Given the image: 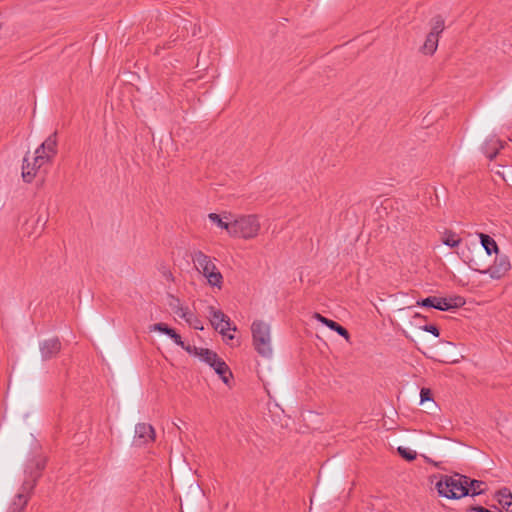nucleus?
Segmentation results:
<instances>
[{
  "label": "nucleus",
  "instance_id": "13",
  "mask_svg": "<svg viewBox=\"0 0 512 512\" xmlns=\"http://www.w3.org/2000/svg\"><path fill=\"white\" fill-rule=\"evenodd\" d=\"M45 468V460L38 458L32 460L27 468L25 469V478L24 479H31L35 478L36 482L41 476V471Z\"/></svg>",
  "mask_w": 512,
  "mask_h": 512
},
{
  "label": "nucleus",
  "instance_id": "36",
  "mask_svg": "<svg viewBox=\"0 0 512 512\" xmlns=\"http://www.w3.org/2000/svg\"><path fill=\"white\" fill-rule=\"evenodd\" d=\"M228 338H229V339H233V338H234V336H233V335H228Z\"/></svg>",
  "mask_w": 512,
  "mask_h": 512
},
{
  "label": "nucleus",
  "instance_id": "29",
  "mask_svg": "<svg viewBox=\"0 0 512 512\" xmlns=\"http://www.w3.org/2000/svg\"><path fill=\"white\" fill-rule=\"evenodd\" d=\"M169 337L174 341L175 344L180 346L181 348L185 349L188 352H191L190 346H185L184 342L182 341L181 336L174 330V333H171Z\"/></svg>",
  "mask_w": 512,
  "mask_h": 512
},
{
  "label": "nucleus",
  "instance_id": "16",
  "mask_svg": "<svg viewBox=\"0 0 512 512\" xmlns=\"http://www.w3.org/2000/svg\"><path fill=\"white\" fill-rule=\"evenodd\" d=\"M195 355H197L203 362L207 363L210 367H214L217 362L221 360L218 355L207 348L194 347Z\"/></svg>",
  "mask_w": 512,
  "mask_h": 512
},
{
  "label": "nucleus",
  "instance_id": "21",
  "mask_svg": "<svg viewBox=\"0 0 512 512\" xmlns=\"http://www.w3.org/2000/svg\"><path fill=\"white\" fill-rule=\"evenodd\" d=\"M467 488L469 495L476 496L485 493L486 483L480 480L470 479L467 477Z\"/></svg>",
  "mask_w": 512,
  "mask_h": 512
},
{
  "label": "nucleus",
  "instance_id": "5",
  "mask_svg": "<svg viewBox=\"0 0 512 512\" xmlns=\"http://www.w3.org/2000/svg\"><path fill=\"white\" fill-rule=\"evenodd\" d=\"M464 262L472 270L483 274H489L493 279H500L511 268L510 259L507 255L504 254H497L494 264L488 268H484L474 257H468L464 255Z\"/></svg>",
  "mask_w": 512,
  "mask_h": 512
},
{
  "label": "nucleus",
  "instance_id": "17",
  "mask_svg": "<svg viewBox=\"0 0 512 512\" xmlns=\"http://www.w3.org/2000/svg\"><path fill=\"white\" fill-rule=\"evenodd\" d=\"M195 355H197L203 362L207 363L210 367H214L217 362L221 360L218 355L207 348L194 347Z\"/></svg>",
  "mask_w": 512,
  "mask_h": 512
},
{
  "label": "nucleus",
  "instance_id": "27",
  "mask_svg": "<svg viewBox=\"0 0 512 512\" xmlns=\"http://www.w3.org/2000/svg\"><path fill=\"white\" fill-rule=\"evenodd\" d=\"M397 451L404 459H406L408 461H412V460L416 459V456H417L416 451H414L410 448L400 446V447H398Z\"/></svg>",
  "mask_w": 512,
  "mask_h": 512
},
{
  "label": "nucleus",
  "instance_id": "34",
  "mask_svg": "<svg viewBox=\"0 0 512 512\" xmlns=\"http://www.w3.org/2000/svg\"><path fill=\"white\" fill-rule=\"evenodd\" d=\"M171 307H172V310L173 312L178 315L180 313V309L181 308H184L185 306H183L179 299H175V304H171Z\"/></svg>",
  "mask_w": 512,
  "mask_h": 512
},
{
  "label": "nucleus",
  "instance_id": "22",
  "mask_svg": "<svg viewBox=\"0 0 512 512\" xmlns=\"http://www.w3.org/2000/svg\"><path fill=\"white\" fill-rule=\"evenodd\" d=\"M441 241L444 245L453 248L461 243V237L451 230H445L442 234Z\"/></svg>",
  "mask_w": 512,
  "mask_h": 512
},
{
  "label": "nucleus",
  "instance_id": "25",
  "mask_svg": "<svg viewBox=\"0 0 512 512\" xmlns=\"http://www.w3.org/2000/svg\"><path fill=\"white\" fill-rule=\"evenodd\" d=\"M498 502L507 512H512V494L508 489L499 492Z\"/></svg>",
  "mask_w": 512,
  "mask_h": 512
},
{
  "label": "nucleus",
  "instance_id": "7",
  "mask_svg": "<svg viewBox=\"0 0 512 512\" xmlns=\"http://www.w3.org/2000/svg\"><path fill=\"white\" fill-rule=\"evenodd\" d=\"M57 154L56 133L51 134L35 151L36 166H43L50 162Z\"/></svg>",
  "mask_w": 512,
  "mask_h": 512
},
{
  "label": "nucleus",
  "instance_id": "32",
  "mask_svg": "<svg viewBox=\"0 0 512 512\" xmlns=\"http://www.w3.org/2000/svg\"><path fill=\"white\" fill-rule=\"evenodd\" d=\"M421 402L431 400V392L429 389L422 388L420 391Z\"/></svg>",
  "mask_w": 512,
  "mask_h": 512
},
{
  "label": "nucleus",
  "instance_id": "33",
  "mask_svg": "<svg viewBox=\"0 0 512 512\" xmlns=\"http://www.w3.org/2000/svg\"><path fill=\"white\" fill-rule=\"evenodd\" d=\"M424 331L433 334L435 337L439 336V329L435 325H426L424 326Z\"/></svg>",
  "mask_w": 512,
  "mask_h": 512
},
{
  "label": "nucleus",
  "instance_id": "14",
  "mask_svg": "<svg viewBox=\"0 0 512 512\" xmlns=\"http://www.w3.org/2000/svg\"><path fill=\"white\" fill-rule=\"evenodd\" d=\"M42 166H36L35 158L33 157V162L31 163L27 157L23 160L22 165V178L25 182L31 183L35 178L38 170Z\"/></svg>",
  "mask_w": 512,
  "mask_h": 512
},
{
  "label": "nucleus",
  "instance_id": "8",
  "mask_svg": "<svg viewBox=\"0 0 512 512\" xmlns=\"http://www.w3.org/2000/svg\"><path fill=\"white\" fill-rule=\"evenodd\" d=\"M463 304L462 298H443L430 296L420 301H417L418 306L435 308L440 311H448L453 308H457Z\"/></svg>",
  "mask_w": 512,
  "mask_h": 512
},
{
  "label": "nucleus",
  "instance_id": "3",
  "mask_svg": "<svg viewBox=\"0 0 512 512\" xmlns=\"http://www.w3.org/2000/svg\"><path fill=\"white\" fill-rule=\"evenodd\" d=\"M253 346L262 357H271L273 353L270 325L262 320H255L251 325Z\"/></svg>",
  "mask_w": 512,
  "mask_h": 512
},
{
  "label": "nucleus",
  "instance_id": "1",
  "mask_svg": "<svg viewBox=\"0 0 512 512\" xmlns=\"http://www.w3.org/2000/svg\"><path fill=\"white\" fill-rule=\"evenodd\" d=\"M191 257L196 270L206 278L208 285L220 290L223 286V275L214 259L200 250L194 251Z\"/></svg>",
  "mask_w": 512,
  "mask_h": 512
},
{
  "label": "nucleus",
  "instance_id": "10",
  "mask_svg": "<svg viewBox=\"0 0 512 512\" xmlns=\"http://www.w3.org/2000/svg\"><path fill=\"white\" fill-rule=\"evenodd\" d=\"M154 428L147 423H139L135 426L134 442L137 445L147 444L154 440Z\"/></svg>",
  "mask_w": 512,
  "mask_h": 512
},
{
  "label": "nucleus",
  "instance_id": "30",
  "mask_svg": "<svg viewBox=\"0 0 512 512\" xmlns=\"http://www.w3.org/2000/svg\"><path fill=\"white\" fill-rule=\"evenodd\" d=\"M192 328L196 330H203V324L202 322L193 314L192 317L187 322Z\"/></svg>",
  "mask_w": 512,
  "mask_h": 512
},
{
  "label": "nucleus",
  "instance_id": "24",
  "mask_svg": "<svg viewBox=\"0 0 512 512\" xmlns=\"http://www.w3.org/2000/svg\"><path fill=\"white\" fill-rule=\"evenodd\" d=\"M500 148H502V146L500 145L499 140L491 139L485 143L484 153L490 160H492L496 157Z\"/></svg>",
  "mask_w": 512,
  "mask_h": 512
},
{
  "label": "nucleus",
  "instance_id": "6",
  "mask_svg": "<svg viewBox=\"0 0 512 512\" xmlns=\"http://www.w3.org/2000/svg\"><path fill=\"white\" fill-rule=\"evenodd\" d=\"M36 487L35 478L24 479L18 492L9 503L6 512H24Z\"/></svg>",
  "mask_w": 512,
  "mask_h": 512
},
{
  "label": "nucleus",
  "instance_id": "20",
  "mask_svg": "<svg viewBox=\"0 0 512 512\" xmlns=\"http://www.w3.org/2000/svg\"><path fill=\"white\" fill-rule=\"evenodd\" d=\"M439 36L433 33H429L423 44L422 51L427 55H433L438 47Z\"/></svg>",
  "mask_w": 512,
  "mask_h": 512
},
{
  "label": "nucleus",
  "instance_id": "12",
  "mask_svg": "<svg viewBox=\"0 0 512 512\" xmlns=\"http://www.w3.org/2000/svg\"><path fill=\"white\" fill-rule=\"evenodd\" d=\"M314 318L316 320H318L320 323H322L325 326H327L328 328H330L331 330L335 331L337 334H339L340 336L345 338L347 341L349 340L350 335H349L348 330L346 328H344L343 326H341L340 324H338L337 322H335L331 319H328L319 313H315Z\"/></svg>",
  "mask_w": 512,
  "mask_h": 512
},
{
  "label": "nucleus",
  "instance_id": "15",
  "mask_svg": "<svg viewBox=\"0 0 512 512\" xmlns=\"http://www.w3.org/2000/svg\"><path fill=\"white\" fill-rule=\"evenodd\" d=\"M195 355H197L203 362L207 363L210 367H214L217 362L221 360L218 355L207 348L194 347Z\"/></svg>",
  "mask_w": 512,
  "mask_h": 512
},
{
  "label": "nucleus",
  "instance_id": "28",
  "mask_svg": "<svg viewBox=\"0 0 512 512\" xmlns=\"http://www.w3.org/2000/svg\"><path fill=\"white\" fill-rule=\"evenodd\" d=\"M150 331H159L166 335L174 333V329L168 327L165 323H156L150 327Z\"/></svg>",
  "mask_w": 512,
  "mask_h": 512
},
{
  "label": "nucleus",
  "instance_id": "19",
  "mask_svg": "<svg viewBox=\"0 0 512 512\" xmlns=\"http://www.w3.org/2000/svg\"><path fill=\"white\" fill-rule=\"evenodd\" d=\"M213 369L219 375L221 380L228 385L232 378V372L228 365L221 359L216 363Z\"/></svg>",
  "mask_w": 512,
  "mask_h": 512
},
{
  "label": "nucleus",
  "instance_id": "4",
  "mask_svg": "<svg viewBox=\"0 0 512 512\" xmlns=\"http://www.w3.org/2000/svg\"><path fill=\"white\" fill-rule=\"evenodd\" d=\"M261 224L257 215H242L232 221L231 237L245 240L258 236Z\"/></svg>",
  "mask_w": 512,
  "mask_h": 512
},
{
  "label": "nucleus",
  "instance_id": "26",
  "mask_svg": "<svg viewBox=\"0 0 512 512\" xmlns=\"http://www.w3.org/2000/svg\"><path fill=\"white\" fill-rule=\"evenodd\" d=\"M444 30V19L441 16H436L433 19V25L431 28V33L440 35Z\"/></svg>",
  "mask_w": 512,
  "mask_h": 512
},
{
  "label": "nucleus",
  "instance_id": "18",
  "mask_svg": "<svg viewBox=\"0 0 512 512\" xmlns=\"http://www.w3.org/2000/svg\"><path fill=\"white\" fill-rule=\"evenodd\" d=\"M479 238L481 245L488 256H490L492 253L498 254V245L491 236L484 233H480Z\"/></svg>",
  "mask_w": 512,
  "mask_h": 512
},
{
  "label": "nucleus",
  "instance_id": "35",
  "mask_svg": "<svg viewBox=\"0 0 512 512\" xmlns=\"http://www.w3.org/2000/svg\"><path fill=\"white\" fill-rule=\"evenodd\" d=\"M171 307H172V310L173 312L178 315L180 313V309L181 308H184L185 306H183L179 299H175V304H171Z\"/></svg>",
  "mask_w": 512,
  "mask_h": 512
},
{
  "label": "nucleus",
  "instance_id": "2",
  "mask_svg": "<svg viewBox=\"0 0 512 512\" xmlns=\"http://www.w3.org/2000/svg\"><path fill=\"white\" fill-rule=\"evenodd\" d=\"M436 489L441 496L448 499L465 497L469 495L467 476L461 474L445 475L436 483Z\"/></svg>",
  "mask_w": 512,
  "mask_h": 512
},
{
  "label": "nucleus",
  "instance_id": "31",
  "mask_svg": "<svg viewBox=\"0 0 512 512\" xmlns=\"http://www.w3.org/2000/svg\"><path fill=\"white\" fill-rule=\"evenodd\" d=\"M192 315L193 313L190 311V309L185 306L184 308L180 309V313L177 316L188 322Z\"/></svg>",
  "mask_w": 512,
  "mask_h": 512
},
{
  "label": "nucleus",
  "instance_id": "11",
  "mask_svg": "<svg viewBox=\"0 0 512 512\" xmlns=\"http://www.w3.org/2000/svg\"><path fill=\"white\" fill-rule=\"evenodd\" d=\"M61 350V342L58 338H51L40 344V351L43 359H50Z\"/></svg>",
  "mask_w": 512,
  "mask_h": 512
},
{
  "label": "nucleus",
  "instance_id": "23",
  "mask_svg": "<svg viewBox=\"0 0 512 512\" xmlns=\"http://www.w3.org/2000/svg\"><path fill=\"white\" fill-rule=\"evenodd\" d=\"M208 218L217 227L226 230L229 235L231 234L232 221L223 220V218L217 213H209Z\"/></svg>",
  "mask_w": 512,
  "mask_h": 512
},
{
  "label": "nucleus",
  "instance_id": "9",
  "mask_svg": "<svg viewBox=\"0 0 512 512\" xmlns=\"http://www.w3.org/2000/svg\"><path fill=\"white\" fill-rule=\"evenodd\" d=\"M207 313L213 328L223 336H227V332L230 330H236L235 327L231 328V321L229 317L215 306H208Z\"/></svg>",
  "mask_w": 512,
  "mask_h": 512
}]
</instances>
